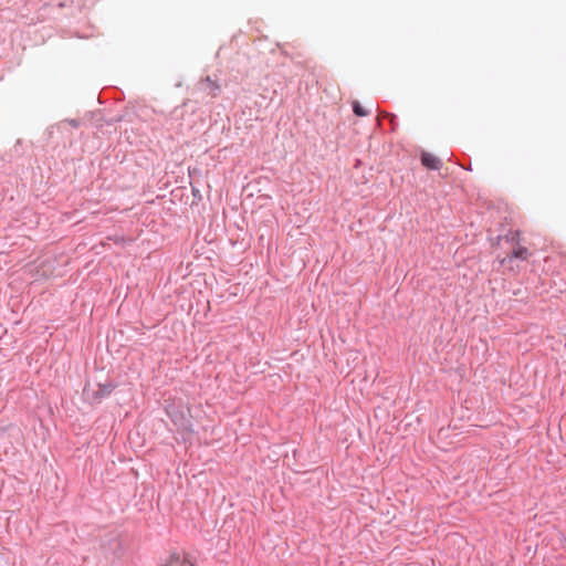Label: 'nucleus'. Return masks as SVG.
<instances>
[{
  "instance_id": "f257e3e1",
  "label": "nucleus",
  "mask_w": 566,
  "mask_h": 566,
  "mask_svg": "<svg viewBox=\"0 0 566 566\" xmlns=\"http://www.w3.org/2000/svg\"><path fill=\"white\" fill-rule=\"evenodd\" d=\"M163 566H195L188 554L181 552L171 553L164 562Z\"/></svg>"
},
{
  "instance_id": "f03ea898",
  "label": "nucleus",
  "mask_w": 566,
  "mask_h": 566,
  "mask_svg": "<svg viewBox=\"0 0 566 566\" xmlns=\"http://www.w3.org/2000/svg\"><path fill=\"white\" fill-rule=\"evenodd\" d=\"M115 388L116 385L112 382L98 385V389L93 394V400L99 402L104 397L111 395Z\"/></svg>"
},
{
  "instance_id": "7ed1b4c3",
  "label": "nucleus",
  "mask_w": 566,
  "mask_h": 566,
  "mask_svg": "<svg viewBox=\"0 0 566 566\" xmlns=\"http://www.w3.org/2000/svg\"><path fill=\"white\" fill-rule=\"evenodd\" d=\"M421 163L428 169H433V170L439 169L441 166L439 158H437L434 155L429 154V153H423L421 155Z\"/></svg>"
},
{
  "instance_id": "20e7f679",
  "label": "nucleus",
  "mask_w": 566,
  "mask_h": 566,
  "mask_svg": "<svg viewBox=\"0 0 566 566\" xmlns=\"http://www.w3.org/2000/svg\"><path fill=\"white\" fill-rule=\"evenodd\" d=\"M530 255H531V253L527 248L517 245V247L513 248L510 258L525 261L528 259Z\"/></svg>"
},
{
  "instance_id": "39448f33",
  "label": "nucleus",
  "mask_w": 566,
  "mask_h": 566,
  "mask_svg": "<svg viewBox=\"0 0 566 566\" xmlns=\"http://www.w3.org/2000/svg\"><path fill=\"white\" fill-rule=\"evenodd\" d=\"M202 84L205 85V90L212 96H217L220 92V85L209 76L203 80Z\"/></svg>"
},
{
  "instance_id": "423d86ee",
  "label": "nucleus",
  "mask_w": 566,
  "mask_h": 566,
  "mask_svg": "<svg viewBox=\"0 0 566 566\" xmlns=\"http://www.w3.org/2000/svg\"><path fill=\"white\" fill-rule=\"evenodd\" d=\"M353 111L357 116H367L368 115V112L357 101H355L353 103Z\"/></svg>"
},
{
  "instance_id": "0eeeda50",
  "label": "nucleus",
  "mask_w": 566,
  "mask_h": 566,
  "mask_svg": "<svg viewBox=\"0 0 566 566\" xmlns=\"http://www.w3.org/2000/svg\"><path fill=\"white\" fill-rule=\"evenodd\" d=\"M382 116H384V117H388V118L390 119V124H394V120H395V118H396V116H395V115L389 114V113H384V114H382Z\"/></svg>"
}]
</instances>
